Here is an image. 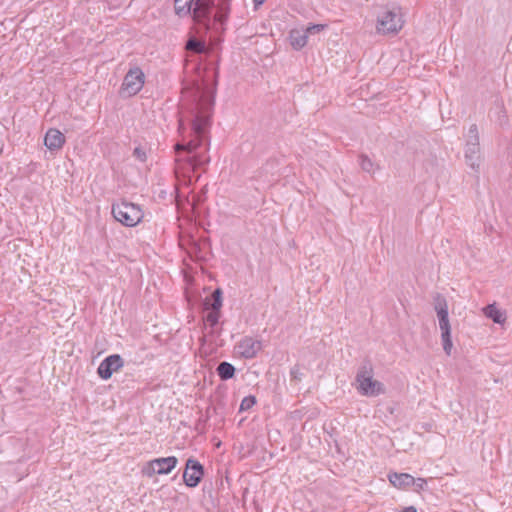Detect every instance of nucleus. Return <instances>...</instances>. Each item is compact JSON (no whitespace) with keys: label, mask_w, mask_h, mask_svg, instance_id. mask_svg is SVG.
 <instances>
[{"label":"nucleus","mask_w":512,"mask_h":512,"mask_svg":"<svg viewBox=\"0 0 512 512\" xmlns=\"http://www.w3.org/2000/svg\"><path fill=\"white\" fill-rule=\"evenodd\" d=\"M206 249H209V242L204 240L202 243L193 241L190 254L197 260H206Z\"/></svg>","instance_id":"6ab92c4d"},{"label":"nucleus","mask_w":512,"mask_h":512,"mask_svg":"<svg viewBox=\"0 0 512 512\" xmlns=\"http://www.w3.org/2000/svg\"><path fill=\"white\" fill-rule=\"evenodd\" d=\"M313 32H320V24H314L307 28L306 31H301L298 29L291 30L289 34L291 46L296 50L303 48L307 43V34H311Z\"/></svg>","instance_id":"9b49d317"},{"label":"nucleus","mask_w":512,"mask_h":512,"mask_svg":"<svg viewBox=\"0 0 512 512\" xmlns=\"http://www.w3.org/2000/svg\"><path fill=\"white\" fill-rule=\"evenodd\" d=\"M356 382L358 391L364 396L376 397L385 393L384 384L373 378V367L370 361H364L360 366Z\"/></svg>","instance_id":"7ed1b4c3"},{"label":"nucleus","mask_w":512,"mask_h":512,"mask_svg":"<svg viewBox=\"0 0 512 512\" xmlns=\"http://www.w3.org/2000/svg\"><path fill=\"white\" fill-rule=\"evenodd\" d=\"M185 50L197 54L200 60L193 65L197 79L184 88V112L178 120V133L181 141L174 145L176 154L175 175L179 182L191 185L200 178L198 170H205L210 162V128L215 105L219 70L214 61H203L208 48L204 41L190 36Z\"/></svg>","instance_id":"f257e3e1"},{"label":"nucleus","mask_w":512,"mask_h":512,"mask_svg":"<svg viewBox=\"0 0 512 512\" xmlns=\"http://www.w3.org/2000/svg\"><path fill=\"white\" fill-rule=\"evenodd\" d=\"M124 365V361L119 354L107 356L98 366L97 374L103 380L111 378L114 372L119 371Z\"/></svg>","instance_id":"6e6552de"},{"label":"nucleus","mask_w":512,"mask_h":512,"mask_svg":"<svg viewBox=\"0 0 512 512\" xmlns=\"http://www.w3.org/2000/svg\"><path fill=\"white\" fill-rule=\"evenodd\" d=\"M204 476V466L196 459L190 457L186 461L183 472V481L187 487L195 488Z\"/></svg>","instance_id":"0eeeda50"},{"label":"nucleus","mask_w":512,"mask_h":512,"mask_svg":"<svg viewBox=\"0 0 512 512\" xmlns=\"http://www.w3.org/2000/svg\"><path fill=\"white\" fill-rule=\"evenodd\" d=\"M133 156L141 162H145L147 159L146 152L142 147H136L133 150Z\"/></svg>","instance_id":"bb28decb"},{"label":"nucleus","mask_w":512,"mask_h":512,"mask_svg":"<svg viewBox=\"0 0 512 512\" xmlns=\"http://www.w3.org/2000/svg\"><path fill=\"white\" fill-rule=\"evenodd\" d=\"M216 372L222 381H227L235 376L236 369L231 363L222 361L218 364Z\"/></svg>","instance_id":"a211bd4d"},{"label":"nucleus","mask_w":512,"mask_h":512,"mask_svg":"<svg viewBox=\"0 0 512 512\" xmlns=\"http://www.w3.org/2000/svg\"><path fill=\"white\" fill-rule=\"evenodd\" d=\"M465 161L468 166L475 172H479L481 162L480 146H465Z\"/></svg>","instance_id":"ddd939ff"},{"label":"nucleus","mask_w":512,"mask_h":512,"mask_svg":"<svg viewBox=\"0 0 512 512\" xmlns=\"http://www.w3.org/2000/svg\"><path fill=\"white\" fill-rule=\"evenodd\" d=\"M256 404V398L253 395L246 396L242 399L239 412H244L252 408Z\"/></svg>","instance_id":"4be33fe9"},{"label":"nucleus","mask_w":512,"mask_h":512,"mask_svg":"<svg viewBox=\"0 0 512 512\" xmlns=\"http://www.w3.org/2000/svg\"><path fill=\"white\" fill-rule=\"evenodd\" d=\"M230 0H223L216 9L215 0H174L177 15L191 14L196 22L210 28L212 22L223 24L229 15Z\"/></svg>","instance_id":"f03ea898"},{"label":"nucleus","mask_w":512,"mask_h":512,"mask_svg":"<svg viewBox=\"0 0 512 512\" xmlns=\"http://www.w3.org/2000/svg\"><path fill=\"white\" fill-rule=\"evenodd\" d=\"M388 479L394 487L399 489L410 487L415 482V478L408 473H390Z\"/></svg>","instance_id":"4468645a"},{"label":"nucleus","mask_w":512,"mask_h":512,"mask_svg":"<svg viewBox=\"0 0 512 512\" xmlns=\"http://www.w3.org/2000/svg\"><path fill=\"white\" fill-rule=\"evenodd\" d=\"M434 308L437 312L441 333L451 332V326L448 317V305L446 299L442 295L437 294L435 297Z\"/></svg>","instance_id":"1a4fd4ad"},{"label":"nucleus","mask_w":512,"mask_h":512,"mask_svg":"<svg viewBox=\"0 0 512 512\" xmlns=\"http://www.w3.org/2000/svg\"><path fill=\"white\" fill-rule=\"evenodd\" d=\"M222 290L216 288L209 297L205 299L204 306L208 310L220 311L222 307Z\"/></svg>","instance_id":"dca6fc26"},{"label":"nucleus","mask_w":512,"mask_h":512,"mask_svg":"<svg viewBox=\"0 0 512 512\" xmlns=\"http://www.w3.org/2000/svg\"><path fill=\"white\" fill-rule=\"evenodd\" d=\"M221 316V311L210 310L206 315V321L209 323L211 327H214L218 324Z\"/></svg>","instance_id":"b1692460"},{"label":"nucleus","mask_w":512,"mask_h":512,"mask_svg":"<svg viewBox=\"0 0 512 512\" xmlns=\"http://www.w3.org/2000/svg\"><path fill=\"white\" fill-rule=\"evenodd\" d=\"M401 512H417V509L414 506H408V507L403 508L401 510Z\"/></svg>","instance_id":"c85d7f7f"},{"label":"nucleus","mask_w":512,"mask_h":512,"mask_svg":"<svg viewBox=\"0 0 512 512\" xmlns=\"http://www.w3.org/2000/svg\"><path fill=\"white\" fill-rule=\"evenodd\" d=\"M236 347L241 357L245 359H252L261 350L262 345L260 341L255 340L252 337L245 336L239 341Z\"/></svg>","instance_id":"9d476101"},{"label":"nucleus","mask_w":512,"mask_h":512,"mask_svg":"<svg viewBox=\"0 0 512 512\" xmlns=\"http://www.w3.org/2000/svg\"><path fill=\"white\" fill-rule=\"evenodd\" d=\"M484 315L491 319L494 323L502 324L505 322L506 317L501 310H499L495 304H488L483 308Z\"/></svg>","instance_id":"f3484780"},{"label":"nucleus","mask_w":512,"mask_h":512,"mask_svg":"<svg viewBox=\"0 0 512 512\" xmlns=\"http://www.w3.org/2000/svg\"><path fill=\"white\" fill-rule=\"evenodd\" d=\"M65 144V136L56 128H50L45 134L44 145L50 150H60Z\"/></svg>","instance_id":"f8f14e48"},{"label":"nucleus","mask_w":512,"mask_h":512,"mask_svg":"<svg viewBox=\"0 0 512 512\" xmlns=\"http://www.w3.org/2000/svg\"><path fill=\"white\" fill-rule=\"evenodd\" d=\"M403 26L402 17L396 9L386 10L378 17L377 31L383 34H395Z\"/></svg>","instance_id":"39448f33"},{"label":"nucleus","mask_w":512,"mask_h":512,"mask_svg":"<svg viewBox=\"0 0 512 512\" xmlns=\"http://www.w3.org/2000/svg\"><path fill=\"white\" fill-rule=\"evenodd\" d=\"M153 461L158 475L169 474L178 464V459L175 456L155 458Z\"/></svg>","instance_id":"2eb2a0df"},{"label":"nucleus","mask_w":512,"mask_h":512,"mask_svg":"<svg viewBox=\"0 0 512 512\" xmlns=\"http://www.w3.org/2000/svg\"><path fill=\"white\" fill-rule=\"evenodd\" d=\"M359 164L363 171H365L367 173L374 172V163L367 155L361 154L359 156Z\"/></svg>","instance_id":"412c9836"},{"label":"nucleus","mask_w":512,"mask_h":512,"mask_svg":"<svg viewBox=\"0 0 512 512\" xmlns=\"http://www.w3.org/2000/svg\"><path fill=\"white\" fill-rule=\"evenodd\" d=\"M142 474L147 477H152L153 475L158 474L156 465L153 460H150L146 463L142 469Z\"/></svg>","instance_id":"393cba45"},{"label":"nucleus","mask_w":512,"mask_h":512,"mask_svg":"<svg viewBox=\"0 0 512 512\" xmlns=\"http://www.w3.org/2000/svg\"><path fill=\"white\" fill-rule=\"evenodd\" d=\"M112 215L116 221L126 227H134L143 219V211L139 205L122 200L112 204Z\"/></svg>","instance_id":"20e7f679"},{"label":"nucleus","mask_w":512,"mask_h":512,"mask_svg":"<svg viewBox=\"0 0 512 512\" xmlns=\"http://www.w3.org/2000/svg\"><path fill=\"white\" fill-rule=\"evenodd\" d=\"M144 77V73L139 67L130 69L123 79L121 94L128 97L137 94L144 85Z\"/></svg>","instance_id":"423d86ee"},{"label":"nucleus","mask_w":512,"mask_h":512,"mask_svg":"<svg viewBox=\"0 0 512 512\" xmlns=\"http://www.w3.org/2000/svg\"><path fill=\"white\" fill-rule=\"evenodd\" d=\"M465 137H466L465 146H473V145L480 146L479 131H478V126L476 124L470 125Z\"/></svg>","instance_id":"aec40b11"},{"label":"nucleus","mask_w":512,"mask_h":512,"mask_svg":"<svg viewBox=\"0 0 512 512\" xmlns=\"http://www.w3.org/2000/svg\"><path fill=\"white\" fill-rule=\"evenodd\" d=\"M266 0H253L255 7L262 5Z\"/></svg>","instance_id":"c756f323"},{"label":"nucleus","mask_w":512,"mask_h":512,"mask_svg":"<svg viewBox=\"0 0 512 512\" xmlns=\"http://www.w3.org/2000/svg\"><path fill=\"white\" fill-rule=\"evenodd\" d=\"M290 375L291 381L297 383L301 380L303 374L301 373L300 368L295 365L293 368H291Z\"/></svg>","instance_id":"a878e982"},{"label":"nucleus","mask_w":512,"mask_h":512,"mask_svg":"<svg viewBox=\"0 0 512 512\" xmlns=\"http://www.w3.org/2000/svg\"><path fill=\"white\" fill-rule=\"evenodd\" d=\"M441 338L443 342V349L447 355L451 354V350L453 347L452 339H451V332H445L441 333Z\"/></svg>","instance_id":"5701e85b"},{"label":"nucleus","mask_w":512,"mask_h":512,"mask_svg":"<svg viewBox=\"0 0 512 512\" xmlns=\"http://www.w3.org/2000/svg\"><path fill=\"white\" fill-rule=\"evenodd\" d=\"M415 485V491L420 492L421 490H424L427 486V480L424 478H417L415 479L414 484Z\"/></svg>","instance_id":"cd10ccee"}]
</instances>
